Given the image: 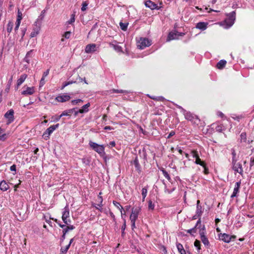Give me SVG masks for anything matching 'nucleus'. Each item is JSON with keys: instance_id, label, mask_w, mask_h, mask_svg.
Here are the masks:
<instances>
[{"instance_id": "9", "label": "nucleus", "mask_w": 254, "mask_h": 254, "mask_svg": "<svg viewBox=\"0 0 254 254\" xmlns=\"http://www.w3.org/2000/svg\"><path fill=\"white\" fill-rule=\"evenodd\" d=\"M184 35V33H179L177 31L171 32L168 36L167 41L169 42L173 40L178 39L179 36H183Z\"/></svg>"}, {"instance_id": "33", "label": "nucleus", "mask_w": 254, "mask_h": 254, "mask_svg": "<svg viewBox=\"0 0 254 254\" xmlns=\"http://www.w3.org/2000/svg\"><path fill=\"white\" fill-rule=\"evenodd\" d=\"M149 97L154 100L164 101L165 99L162 96H149Z\"/></svg>"}, {"instance_id": "5", "label": "nucleus", "mask_w": 254, "mask_h": 254, "mask_svg": "<svg viewBox=\"0 0 254 254\" xmlns=\"http://www.w3.org/2000/svg\"><path fill=\"white\" fill-rule=\"evenodd\" d=\"M69 217V210L68 206H65L62 215V220L64 224L69 225L71 223Z\"/></svg>"}, {"instance_id": "18", "label": "nucleus", "mask_w": 254, "mask_h": 254, "mask_svg": "<svg viewBox=\"0 0 254 254\" xmlns=\"http://www.w3.org/2000/svg\"><path fill=\"white\" fill-rule=\"evenodd\" d=\"M41 29V27L39 25H34V27L33 28L32 31L30 34V37L31 38H33L36 37L39 33Z\"/></svg>"}, {"instance_id": "32", "label": "nucleus", "mask_w": 254, "mask_h": 254, "mask_svg": "<svg viewBox=\"0 0 254 254\" xmlns=\"http://www.w3.org/2000/svg\"><path fill=\"white\" fill-rule=\"evenodd\" d=\"M231 152L232 155V162H234V161H238L236 152L234 148L231 149Z\"/></svg>"}, {"instance_id": "17", "label": "nucleus", "mask_w": 254, "mask_h": 254, "mask_svg": "<svg viewBox=\"0 0 254 254\" xmlns=\"http://www.w3.org/2000/svg\"><path fill=\"white\" fill-rule=\"evenodd\" d=\"M202 213V207L200 205H197L196 206V210L195 214L193 216V219H196L197 218H198V219H200V216L201 215Z\"/></svg>"}, {"instance_id": "12", "label": "nucleus", "mask_w": 254, "mask_h": 254, "mask_svg": "<svg viewBox=\"0 0 254 254\" xmlns=\"http://www.w3.org/2000/svg\"><path fill=\"white\" fill-rule=\"evenodd\" d=\"M236 237V236H230L225 233L219 235V239L227 243H229L232 239H235Z\"/></svg>"}, {"instance_id": "30", "label": "nucleus", "mask_w": 254, "mask_h": 254, "mask_svg": "<svg viewBox=\"0 0 254 254\" xmlns=\"http://www.w3.org/2000/svg\"><path fill=\"white\" fill-rule=\"evenodd\" d=\"M178 250L181 254H186V251L184 250L183 246L182 244L178 243L177 244Z\"/></svg>"}, {"instance_id": "34", "label": "nucleus", "mask_w": 254, "mask_h": 254, "mask_svg": "<svg viewBox=\"0 0 254 254\" xmlns=\"http://www.w3.org/2000/svg\"><path fill=\"white\" fill-rule=\"evenodd\" d=\"M43 18L41 17L40 16H38L37 19H36V21L34 23V24L35 25L39 26L40 27L41 26L42 21H43Z\"/></svg>"}, {"instance_id": "27", "label": "nucleus", "mask_w": 254, "mask_h": 254, "mask_svg": "<svg viewBox=\"0 0 254 254\" xmlns=\"http://www.w3.org/2000/svg\"><path fill=\"white\" fill-rule=\"evenodd\" d=\"M8 135L4 133V130L0 127V140L4 141L7 138Z\"/></svg>"}, {"instance_id": "57", "label": "nucleus", "mask_w": 254, "mask_h": 254, "mask_svg": "<svg viewBox=\"0 0 254 254\" xmlns=\"http://www.w3.org/2000/svg\"><path fill=\"white\" fill-rule=\"evenodd\" d=\"M20 24V22H16V26L14 28V31L16 32V31L18 29L19 25Z\"/></svg>"}, {"instance_id": "48", "label": "nucleus", "mask_w": 254, "mask_h": 254, "mask_svg": "<svg viewBox=\"0 0 254 254\" xmlns=\"http://www.w3.org/2000/svg\"><path fill=\"white\" fill-rule=\"evenodd\" d=\"M191 154L192 156L193 157V158H194L195 159H196L197 158L199 157L197 152L196 151H195V150L192 151L191 152Z\"/></svg>"}, {"instance_id": "22", "label": "nucleus", "mask_w": 254, "mask_h": 254, "mask_svg": "<svg viewBox=\"0 0 254 254\" xmlns=\"http://www.w3.org/2000/svg\"><path fill=\"white\" fill-rule=\"evenodd\" d=\"M90 106V104L89 103H87L86 104L83 105L80 109L78 111V112L79 113H85L88 112L89 107Z\"/></svg>"}, {"instance_id": "41", "label": "nucleus", "mask_w": 254, "mask_h": 254, "mask_svg": "<svg viewBox=\"0 0 254 254\" xmlns=\"http://www.w3.org/2000/svg\"><path fill=\"white\" fill-rule=\"evenodd\" d=\"M70 246L69 245H66L65 247H62L61 249V254H65L69 249Z\"/></svg>"}, {"instance_id": "4", "label": "nucleus", "mask_w": 254, "mask_h": 254, "mask_svg": "<svg viewBox=\"0 0 254 254\" xmlns=\"http://www.w3.org/2000/svg\"><path fill=\"white\" fill-rule=\"evenodd\" d=\"M232 169L235 173H238L243 176L244 170L242 164L238 162V161H234V162H232Z\"/></svg>"}, {"instance_id": "37", "label": "nucleus", "mask_w": 254, "mask_h": 254, "mask_svg": "<svg viewBox=\"0 0 254 254\" xmlns=\"http://www.w3.org/2000/svg\"><path fill=\"white\" fill-rule=\"evenodd\" d=\"M111 93H127L128 92L126 90H116L115 89H113L110 91Z\"/></svg>"}, {"instance_id": "42", "label": "nucleus", "mask_w": 254, "mask_h": 254, "mask_svg": "<svg viewBox=\"0 0 254 254\" xmlns=\"http://www.w3.org/2000/svg\"><path fill=\"white\" fill-rule=\"evenodd\" d=\"M120 26L122 30H123V31H126L127 28L128 23L120 22Z\"/></svg>"}, {"instance_id": "56", "label": "nucleus", "mask_w": 254, "mask_h": 254, "mask_svg": "<svg viewBox=\"0 0 254 254\" xmlns=\"http://www.w3.org/2000/svg\"><path fill=\"white\" fill-rule=\"evenodd\" d=\"M135 221L134 220H130L131 223V228L132 229H133L135 228Z\"/></svg>"}, {"instance_id": "16", "label": "nucleus", "mask_w": 254, "mask_h": 254, "mask_svg": "<svg viewBox=\"0 0 254 254\" xmlns=\"http://www.w3.org/2000/svg\"><path fill=\"white\" fill-rule=\"evenodd\" d=\"M13 115L14 111L13 110H10L5 114L4 117L8 120L7 124H10L13 122L14 120Z\"/></svg>"}, {"instance_id": "53", "label": "nucleus", "mask_w": 254, "mask_h": 254, "mask_svg": "<svg viewBox=\"0 0 254 254\" xmlns=\"http://www.w3.org/2000/svg\"><path fill=\"white\" fill-rule=\"evenodd\" d=\"M45 77H44V76H42V77L40 81V87L43 86L45 84Z\"/></svg>"}, {"instance_id": "40", "label": "nucleus", "mask_w": 254, "mask_h": 254, "mask_svg": "<svg viewBox=\"0 0 254 254\" xmlns=\"http://www.w3.org/2000/svg\"><path fill=\"white\" fill-rule=\"evenodd\" d=\"M194 245L195 247L196 248L197 251L198 252H199V251L201 249V248H200L201 245H200V241L197 240H196L194 243Z\"/></svg>"}, {"instance_id": "55", "label": "nucleus", "mask_w": 254, "mask_h": 254, "mask_svg": "<svg viewBox=\"0 0 254 254\" xmlns=\"http://www.w3.org/2000/svg\"><path fill=\"white\" fill-rule=\"evenodd\" d=\"M72 82L70 81L64 82L62 87V89H64L65 87L67 86V85L72 84Z\"/></svg>"}, {"instance_id": "11", "label": "nucleus", "mask_w": 254, "mask_h": 254, "mask_svg": "<svg viewBox=\"0 0 254 254\" xmlns=\"http://www.w3.org/2000/svg\"><path fill=\"white\" fill-rule=\"evenodd\" d=\"M99 48V46L95 44H90L86 46L85 52L87 54L92 53L97 51Z\"/></svg>"}, {"instance_id": "23", "label": "nucleus", "mask_w": 254, "mask_h": 254, "mask_svg": "<svg viewBox=\"0 0 254 254\" xmlns=\"http://www.w3.org/2000/svg\"><path fill=\"white\" fill-rule=\"evenodd\" d=\"M9 189V185L4 180L0 182V189L2 191H6Z\"/></svg>"}, {"instance_id": "54", "label": "nucleus", "mask_w": 254, "mask_h": 254, "mask_svg": "<svg viewBox=\"0 0 254 254\" xmlns=\"http://www.w3.org/2000/svg\"><path fill=\"white\" fill-rule=\"evenodd\" d=\"M70 35H71V32L69 31H67L64 33V38H65L66 39H68L70 37Z\"/></svg>"}, {"instance_id": "36", "label": "nucleus", "mask_w": 254, "mask_h": 254, "mask_svg": "<svg viewBox=\"0 0 254 254\" xmlns=\"http://www.w3.org/2000/svg\"><path fill=\"white\" fill-rule=\"evenodd\" d=\"M13 23L11 21H9L6 27V31L8 33L11 32L12 28H13Z\"/></svg>"}, {"instance_id": "1", "label": "nucleus", "mask_w": 254, "mask_h": 254, "mask_svg": "<svg viewBox=\"0 0 254 254\" xmlns=\"http://www.w3.org/2000/svg\"><path fill=\"white\" fill-rule=\"evenodd\" d=\"M227 18L225 20L220 23V25L223 26L225 29H228L231 27L234 23L236 19V12L233 11L227 14Z\"/></svg>"}, {"instance_id": "62", "label": "nucleus", "mask_w": 254, "mask_h": 254, "mask_svg": "<svg viewBox=\"0 0 254 254\" xmlns=\"http://www.w3.org/2000/svg\"><path fill=\"white\" fill-rule=\"evenodd\" d=\"M10 170L11 171H14V172H15V171H16V165H12V166L10 167Z\"/></svg>"}, {"instance_id": "47", "label": "nucleus", "mask_w": 254, "mask_h": 254, "mask_svg": "<svg viewBox=\"0 0 254 254\" xmlns=\"http://www.w3.org/2000/svg\"><path fill=\"white\" fill-rule=\"evenodd\" d=\"M111 45H112L114 49L116 51H117L118 52L122 51V47L120 46H119L118 45H114L113 44H111Z\"/></svg>"}, {"instance_id": "39", "label": "nucleus", "mask_w": 254, "mask_h": 254, "mask_svg": "<svg viewBox=\"0 0 254 254\" xmlns=\"http://www.w3.org/2000/svg\"><path fill=\"white\" fill-rule=\"evenodd\" d=\"M147 190L146 188H143L142 189V192H141V194H142V201H144V199L147 195Z\"/></svg>"}, {"instance_id": "10", "label": "nucleus", "mask_w": 254, "mask_h": 254, "mask_svg": "<svg viewBox=\"0 0 254 254\" xmlns=\"http://www.w3.org/2000/svg\"><path fill=\"white\" fill-rule=\"evenodd\" d=\"M197 229H199V231L201 229L202 230V226L201 225V220L199 218L197 221L195 226L192 229L187 230V232L190 234L191 235L193 236L194 234H195L197 232Z\"/></svg>"}, {"instance_id": "60", "label": "nucleus", "mask_w": 254, "mask_h": 254, "mask_svg": "<svg viewBox=\"0 0 254 254\" xmlns=\"http://www.w3.org/2000/svg\"><path fill=\"white\" fill-rule=\"evenodd\" d=\"M185 118L187 120H190L191 119V115L189 114V113H187L186 115H185Z\"/></svg>"}, {"instance_id": "29", "label": "nucleus", "mask_w": 254, "mask_h": 254, "mask_svg": "<svg viewBox=\"0 0 254 254\" xmlns=\"http://www.w3.org/2000/svg\"><path fill=\"white\" fill-rule=\"evenodd\" d=\"M73 110L74 109H69L64 111L61 114V116H62V117L63 116H70L71 114L73 113Z\"/></svg>"}, {"instance_id": "63", "label": "nucleus", "mask_w": 254, "mask_h": 254, "mask_svg": "<svg viewBox=\"0 0 254 254\" xmlns=\"http://www.w3.org/2000/svg\"><path fill=\"white\" fill-rule=\"evenodd\" d=\"M254 165V158H251V161H250V168H251L252 166H253Z\"/></svg>"}, {"instance_id": "6", "label": "nucleus", "mask_w": 254, "mask_h": 254, "mask_svg": "<svg viewBox=\"0 0 254 254\" xmlns=\"http://www.w3.org/2000/svg\"><path fill=\"white\" fill-rule=\"evenodd\" d=\"M199 233L200 236V239L201 242L206 248H208L209 246V242L207 238L205 235L204 226H202V230L200 229L199 231Z\"/></svg>"}, {"instance_id": "50", "label": "nucleus", "mask_w": 254, "mask_h": 254, "mask_svg": "<svg viewBox=\"0 0 254 254\" xmlns=\"http://www.w3.org/2000/svg\"><path fill=\"white\" fill-rule=\"evenodd\" d=\"M102 194V192H100L99 194V195H98V197H97V201L98 202H99V203H101L102 204V202H103V198L101 196Z\"/></svg>"}, {"instance_id": "13", "label": "nucleus", "mask_w": 254, "mask_h": 254, "mask_svg": "<svg viewBox=\"0 0 254 254\" xmlns=\"http://www.w3.org/2000/svg\"><path fill=\"white\" fill-rule=\"evenodd\" d=\"M70 99V96L67 94H60L55 99V100L59 102H65Z\"/></svg>"}, {"instance_id": "25", "label": "nucleus", "mask_w": 254, "mask_h": 254, "mask_svg": "<svg viewBox=\"0 0 254 254\" xmlns=\"http://www.w3.org/2000/svg\"><path fill=\"white\" fill-rule=\"evenodd\" d=\"M132 163L134 165L136 170L138 172L140 173L141 172V167L139 164L138 160L137 157H135Z\"/></svg>"}, {"instance_id": "28", "label": "nucleus", "mask_w": 254, "mask_h": 254, "mask_svg": "<svg viewBox=\"0 0 254 254\" xmlns=\"http://www.w3.org/2000/svg\"><path fill=\"white\" fill-rule=\"evenodd\" d=\"M113 203L115 206H116L118 209H119L120 210L121 215L123 216V206L120 204L119 202L116 201H113Z\"/></svg>"}, {"instance_id": "15", "label": "nucleus", "mask_w": 254, "mask_h": 254, "mask_svg": "<svg viewBox=\"0 0 254 254\" xmlns=\"http://www.w3.org/2000/svg\"><path fill=\"white\" fill-rule=\"evenodd\" d=\"M145 5L146 7L150 8L151 9H159L161 6H158L157 4L148 0L145 2Z\"/></svg>"}, {"instance_id": "21", "label": "nucleus", "mask_w": 254, "mask_h": 254, "mask_svg": "<svg viewBox=\"0 0 254 254\" xmlns=\"http://www.w3.org/2000/svg\"><path fill=\"white\" fill-rule=\"evenodd\" d=\"M27 77V75L26 74H23L20 76L17 81V89L24 82Z\"/></svg>"}, {"instance_id": "3", "label": "nucleus", "mask_w": 254, "mask_h": 254, "mask_svg": "<svg viewBox=\"0 0 254 254\" xmlns=\"http://www.w3.org/2000/svg\"><path fill=\"white\" fill-rule=\"evenodd\" d=\"M137 44L138 48L140 49H143L151 45V41L146 38H140Z\"/></svg>"}, {"instance_id": "44", "label": "nucleus", "mask_w": 254, "mask_h": 254, "mask_svg": "<svg viewBox=\"0 0 254 254\" xmlns=\"http://www.w3.org/2000/svg\"><path fill=\"white\" fill-rule=\"evenodd\" d=\"M215 129H216V131H217L218 132H221L222 130H223L225 129V128L222 125L220 124V125H218L216 127Z\"/></svg>"}, {"instance_id": "49", "label": "nucleus", "mask_w": 254, "mask_h": 254, "mask_svg": "<svg viewBox=\"0 0 254 254\" xmlns=\"http://www.w3.org/2000/svg\"><path fill=\"white\" fill-rule=\"evenodd\" d=\"M83 101L81 99H76V100H73L71 101V103L73 105H76L78 104L79 103L82 102Z\"/></svg>"}, {"instance_id": "46", "label": "nucleus", "mask_w": 254, "mask_h": 254, "mask_svg": "<svg viewBox=\"0 0 254 254\" xmlns=\"http://www.w3.org/2000/svg\"><path fill=\"white\" fill-rule=\"evenodd\" d=\"M62 118V116L61 115L60 116L55 115L52 117V121L56 122L59 121L60 119Z\"/></svg>"}, {"instance_id": "61", "label": "nucleus", "mask_w": 254, "mask_h": 254, "mask_svg": "<svg viewBox=\"0 0 254 254\" xmlns=\"http://www.w3.org/2000/svg\"><path fill=\"white\" fill-rule=\"evenodd\" d=\"M50 70L48 69L43 73V76L44 77H46L49 73Z\"/></svg>"}, {"instance_id": "7", "label": "nucleus", "mask_w": 254, "mask_h": 254, "mask_svg": "<svg viewBox=\"0 0 254 254\" xmlns=\"http://www.w3.org/2000/svg\"><path fill=\"white\" fill-rule=\"evenodd\" d=\"M59 126V124H57L55 125H53L48 127L43 133V137L45 139L49 138L50 134L57 129Z\"/></svg>"}, {"instance_id": "59", "label": "nucleus", "mask_w": 254, "mask_h": 254, "mask_svg": "<svg viewBox=\"0 0 254 254\" xmlns=\"http://www.w3.org/2000/svg\"><path fill=\"white\" fill-rule=\"evenodd\" d=\"M175 190V188H173L171 190H169V189L166 188L165 190V192L168 193H171L172 191Z\"/></svg>"}, {"instance_id": "43", "label": "nucleus", "mask_w": 254, "mask_h": 254, "mask_svg": "<svg viewBox=\"0 0 254 254\" xmlns=\"http://www.w3.org/2000/svg\"><path fill=\"white\" fill-rule=\"evenodd\" d=\"M195 163L196 164H199L204 167H205V163L201 160V159L199 158V157L195 159Z\"/></svg>"}, {"instance_id": "52", "label": "nucleus", "mask_w": 254, "mask_h": 254, "mask_svg": "<svg viewBox=\"0 0 254 254\" xmlns=\"http://www.w3.org/2000/svg\"><path fill=\"white\" fill-rule=\"evenodd\" d=\"M148 208L149 209L153 210L154 208V204L152 203V201L149 200L148 202Z\"/></svg>"}, {"instance_id": "8", "label": "nucleus", "mask_w": 254, "mask_h": 254, "mask_svg": "<svg viewBox=\"0 0 254 254\" xmlns=\"http://www.w3.org/2000/svg\"><path fill=\"white\" fill-rule=\"evenodd\" d=\"M54 221L60 226V227L63 229V233L66 234L69 231L72 230L75 228L73 225H71L70 224L69 225H66L65 224V225L62 224L56 219H55Z\"/></svg>"}, {"instance_id": "45", "label": "nucleus", "mask_w": 254, "mask_h": 254, "mask_svg": "<svg viewBox=\"0 0 254 254\" xmlns=\"http://www.w3.org/2000/svg\"><path fill=\"white\" fill-rule=\"evenodd\" d=\"M22 12L21 11H20L19 10H18V12H17V19H16L17 22H21V20L22 18Z\"/></svg>"}, {"instance_id": "2", "label": "nucleus", "mask_w": 254, "mask_h": 254, "mask_svg": "<svg viewBox=\"0 0 254 254\" xmlns=\"http://www.w3.org/2000/svg\"><path fill=\"white\" fill-rule=\"evenodd\" d=\"M90 146L100 156L105 155V147L103 145H99L95 142L90 141L89 143Z\"/></svg>"}, {"instance_id": "24", "label": "nucleus", "mask_w": 254, "mask_h": 254, "mask_svg": "<svg viewBox=\"0 0 254 254\" xmlns=\"http://www.w3.org/2000/svg\"><path fill=\"white\" fill-rule=\"evenodd\" d=\"M33 57V50H31L29 51L26 55L24 59V61L29 64L30 63V60Z\"/></svg>"}, {"instance_id": "58", "label": "nucleus", "mask_w": 254, "mask_h": 254, "mask_svg": "<svg viewBox=\"0 0 254 254\" xmlns=\"http://www.w3.org/2000/svg\"><path fill=\"white\" fill-rule=\"evenodd\" d=\"M116 145V143L115 141H111L109 143V144L108 145L109 147H112L115 146Z\"/></svg>"}, {"instance_id": "35", "label": "nucleus", "mask_w": 254, "mask_h": 254, "mask_svg": "<svg viewBox=\"0 0 254 254\" xmlns=\"http://www.w3.org/2000/svg\"><path fill=\"white\" fill-rule=\"evenodd\" d=\"M92 206L95 207L97 209L99 210L100 212H102L103 210V204L101 203H98V204H95L93 203L92 204Z\"/></svg>"}, {"instance_id": "31", "label": "nucleus", "mask_w": 254, "mask_h": 254, "mask_svg": "<svg viewBox=\"0 0 254 254\" xmlns=\"http://www.w3.org/2000/svg\"><path fill=\"white\" fill-rule=\"evenodd\" d=\"M226 64V61L225 60L220 61L217 64V67L219 69L223 68Z\"/></svg>"}, {"instance_id": "64", "label": "nucleus", "mask_w": 254, "mask_h": 254, "mask_svg": "<svg viewBox=\"0 0 254 254\" xmlns=\"http://www.w3.org/2000/svg\"><path fill=\"white\" fill-rule=\"evenodd\" d=\"M45 10H43L42 11L40 15L39 16H40L41 17H42V18L44 19V18L45 17Z\"/></svg>"}, {"instance_id": "38", "label": "nucleus", "mask_w": 254, "mask_h": 254, "mask_svg": "<svg viewBox=\"0 0 254 254\" xmlns=\"http://www.w3.org/2000/svg\"><path fill=\"white\" fill-rule=\"evenodd\" d=\"M89 4V2L88 1H84L82 3L81 10L82 11H85L87 8V6Z\"/></svg>"}, {"instance_id": "19", "label": "nucleus", "mask_w": 254, "mask_h": 254, "mask_svg": "<svg viewBox=\"0 0 254 254\" xmlns=\"http://www.w3.org/2000/svg\"><path fill=\"white\" fill-rule=\"evenodd\" d=\"M35 92V89L34 87H27L25 90H23L21 94L23 95H31L34 94Z\"/></svg>"}, {"instance_id": "26", "label": "nucleus", "mask_w": 254, "mask_h": 254, "mask_svg": "<svg viewBox=\"0 0 254 254\" xmlns=\"http://www.w3.org/2000/svg\"><path fill=\"white\" fill-rule=\"evenodd\" d=\"M207 24L205 22H200L197 23L196 27L202 30H205L207 28Z\"/></svg>"}, {"instance_id": "20", "label": "nucleus", "mask_w": 254, "mask_h": 254, "mask_svg": "<svg viewBox=\"0 0 254 254\" xmlns=\"http://www.w3.org/2000/svg\"><path fill=\"white\" fill-rule=\"evenodd\" d=\"M240 185H241V182H237L235 184V188H234V190H233V192L232 194L231 195V197H234L236 196L237 193L239 191V189H240Z\"/></svg>"}, {"instance_id": "51", "label": "nucleus", "mask_w": 254, "mask_h": 254, "mask_svg": "<svg viewBox=\"0 0 254 254\" xmlns=\"http://www.w3.org/2000/svg\"><path fill=\"white\" fill-rule=\"evenodd\" d=\"M162 173L164 175V176L168 180H170L171 179L168 173L165 170H162Z\"/></svg>"}, {"instance_id": "14", "label": "nucleus", "mask_w": 254, "mask_h": 254, "mask_svg": "<svg viewBox=\"0 0 254 254\" xmlns=\"http://www.w3.org/2000/svg\"><path fill=\"white\" fill-rule=\"evenodd\" d=\"M141 210L140 207H134L132 209L131 214L130 216V220H136L138 218V214Z\"/></svg>"}]
</instances>
